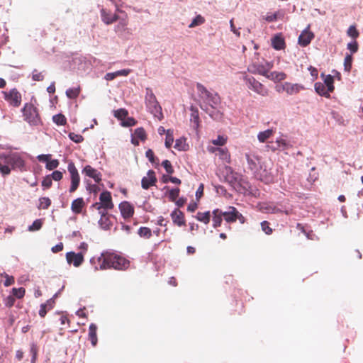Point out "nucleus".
I'll use <instances>...</instances> for the list:
<instances>
[{
	"label": "nucleus",
	"instance_id": "obj_1",
	"mask_svg": "<svg viewBox=\"0 0 363 363\" xmlns=\"http://www.w3.org/2000/svg\"><path fill=\"white\" fill-rule=\"evenodd\" d=\"M90 262L94 265L95 270H105L114 269L116 270H125L130 266V261L124 257L113 253L103 252L99 257L92 258Z\"/></svg>",
	"mask_w": 363,
	"mask_h": 363
},
{
	"label": "nucleus",
	"instance_id": "obj_2",
	"mask_svg": "<svg viewBox=\"0 0 363 363\" xmlns=\"http://www.w3.org/2000/svg\"><path fill=\"white\" fill-rule=\"evenodd\" d=\"M26 171V162L18 152H0V174L3 177L9 175L11 170Z\"/></svg>",
	"mask_w": 363,
	"mask_h": 363
},
{
	"label": "nucleus",
	"instance_id": "obj_3",
	"mask_svg": "<svg viewBox=\"0 0 363 363\" xmlns=\"http://www.w3.org/2000/svg\"><path fill=\"white\" fill-rule=\"evenodd\" d=\"M196 89L199 92V96L204 102L208 104L213 108H216L220 104V98L217 93L210 92L203 84L201 83L196 84Z\"/></svg>",
	"mask_w": 363,
	"mask_h": 363
},
{
	"label": "nucleus",
	"instance_id": "obj_4",
	"mask_svg": "<svg viewBox=\"0 0 363 363\" xmlns=\"http://www.w3.org/2000/svg\"><path fill=\"white\" fill-rule=\"evenodd\" d=\"M24 121L30 125L38 126L42 123L38 111L33 104L26 103L22 108Z\"/></svg>",
	"mask_w": 363,
	"mask_h": 363
},
{
	"label": "nucleus",
	"instance_id": "obj_5",
	"mask_svg": "<svg viewBox=\"0 0 363 363\" xmlns=\"http://www.w3.org/2000/svg\"><path fill=\"white\" fill-rule=\"evenodd\" d=\"M145 104L149 111L154 116H157L158 114H162V108L152 89L149 87L145 89Z\"/></svg>",
	"mask_w": 363,
	"mask_h": 363
},
{
	"label": "nucleus",
	"instance_id": "obj_6",
	"mask_svg": "<svg viewBox=\"0 0 363 363\" xmlns=\"http://www.w3.org/2000/svg\"><path fill=\"white\" fill-rule=\"evenodd\" d=\"M244 80L248 89L262 96H268L269 89L253 77L245 76Z\"/></svg>",
	"mask_w": 363,
	"mask_h": 363
},
{
	"label": "nucleus",
	"instance_id": "obj_7",
	"mask_svg": "<svg viewBox=\"0 0 363 363\" xmlns=\"http://www.w3.org/2000/svg\"><path fill=\"white\" fill-rule=\"evenodd\" d=\"M67 169L70 174L71 185L69 189V193H74L79 186L80 177L77 169L73 162L68 164Z\"/></svg>",
	"mask_w": 363,
	"mask_h": 363
},
{
	"label": "nucleus",
	"instance_id": "obj_8",
	"mask_svg": "<svg viewBox=\"0 0 363 363\" xmlns=\"http://www.w3.org/2000/svg\"><path fill=\"white\" fill-rule=\"evenodd\" d=\"M4 99L9 104L14 107H18L21 104V94L16 89H13L9 91H3Z\"/></svg>",
	"mask_w": 363,
	"mask_h": 363
},
{
	"label": "nucleus",
	"instance_id": "obj_9",
	"mask_svg": "<svg viewBox=\"0 0 363 363\" xmlns=\"http://www.w3.org/2000/svg\"><path fill=\"white\" fill-rule=\"evenodd\" d=\"M272 64L268 62H265L264 64L262 63H253L249 70L254 74H259L260 75L267 76V74L269 72V70L272 67Z\"/></svg>",
	"mask_w": 363,
	"mask_h": 363
},
{
	"label": "nucleus",
	"instance_id": "obj_10",
	"mask_svg": "<svg viewBox=\"0 0 363 363\" xmlns=\"http://www.w3.org/2000/svg\"><path fill=\"white\" fill-rule=\"evenodd\" d=\"M119 210L124 219L132 218L135 213L134 206L128 201H123L119 204Z\"/></svg>",
	"mask_w": 363,
	"mask_h": 363
},
{
	"label": "nucleus",
	"instance_id": "obj_11",
	"mask_svg": "<svg viewBox=\"0 0 363 363\" xmlns=\"http://www.w3.org/2000/svg\"><path fill=\"white\" fill-rule=\"evenodd\" d=\"M118 23L115 26L114 30L119 35L122 36L124 33H130L129 32V29L128 28V16L125 14L124 18H121L119 16V19L118 20Z\"/></svg>",
	"mask_w": 363,
	"mask_h": 363
},
{
	"label": "nucleus",
	"instance_id": "obj_12",
	"mask_svg": "<svg viewBox=\"0 0 363 363\" xmlns=\"http://www.w3.org/2000/svg\"><path fill=\"white\" fill-rule=\"evenodd\" d=\"M100 13L102 21L106 25L112 24L119 19V16L116 13H112L106 9H101Z\"/></svg>",
	"mask_w": 363,
	"mask_h": 363
},
{
	"label": "nucleus",
	"instance_id": "obj_13",
	"mask_svg": "<svg viewBox=\"0 0 363 363\" xmlns=\"http://www.w3.org/2000/svg\"><path fill=\"white\" fill-rule=\"evenodd\" d=\"M157 178L155 172L153 170H149L147 176L144 177L141 181L142 188L144 189H148L150 186L155 185Z\"/></svg>",
	"mask_w": 363,
	"mask_h": 363
},
{
	"label": "nucleus",
	"instance_id": "obj_14",
	"mask_svg": "<svg viewBox=\"0 0 363 363\" xmlns=\"http://www.w3.org/2000/svg\"><path fill=\"white\" fill-rule=\"evenodd\" d=\"M82 172L87 177L92 178L96 183L99 184L101 182V174L91 165H86Z\"/></svg>",
	"mask_w": 363,
	"mask_h": 363
},
{
	"label": "nucleus",
	"instance_id": "obj_15",
	"mask_svg": "<svg viewBox=\"0 0 363 363\" xmlns=\"http://www.w3.org/2000/svg\"><path fill=\"white\" fill-rule=\"evenodd\" d=\"M66 259L69 264H73L74 267H78L82 264L84 256L82 253L69 252L66 254Z\"/></svg>",
	"mask_w": 363,
	"mask_h": 363
},
{
	"label": "nucleus",
	"instance_id": "obj_16",
	"mask_svg": "<svg viewBox=\"0 0 363 363\" xmlns=\"http://www.w3.org/2000/svg\"><path fill=\"white\" fill-rule=\"evenodd\" d=\"M99 201L104 206V210H111L114 207L111 194L108 191H104L100 194Z\"/></svg>",
	"mask_w": 363,
	"mask_h": 363
},
{
	"label": "nucleus",
	"instance_id": "obj_17",
	"mask_svg": "<svg viewBox=\"0 0 363 363\" xmlns=\"http://www.w3.org/2000/svg\"><path fill=\"white\" fill-rule=\"evenodd\" d=\"M171 218L174 225L182 227L186 225L184 214L179 209L177 208L171 213Z\"/></svg>",
	"mask_w": 363,
	"mask_h": 363
},
{
	"label": "nucleus",
	"instance_id": "obj_18",
	"mask_svg": "<svg viewBox=\"0 0 363 363\" xmlns=\"http://www.w3.org/2000/svg\"><path fill=\"white\" fill-rule=\"evenodd\" d=\"M314 38V34L308 30H304L299 35L298 37V44L302 46V47H306L307 45H308L311 40L313 39Z\"/></svg>",
	"mask_w": 363,
	"mask_h": 363
},
{
	"label": "nucleus",
	"instance_id": "obj_19",
	"mask_svg": "<svg viewBox=\"0 0 363 363\" xmlns=\"http://www.w3.org/2000/svg\"><path fill=\"white\" fill-rule=\"evenodd\" d=\"M238 213V210L234 206H228L226 211H223V219L228 223L235 222V217Z\"/></svg>",
	"mask_w": 363,
	"mask_h": 363
},
{
	"label": "nucleus",
	"instance_id": "obj_20",
	"mask_svg": "<svg viewBox=\"0 0 363 363\" xmlns=\"http://www.w3.org/2000/svg\"><path fill=\"white\" fill-rule=\"evenodd\" d=\"M212 215L213 227L214 228L220 227L223 219V211L219 208L214 209L212 212Z\"/></svg>",
	"mask_w": 363,
	"mask_h": 363
},
{
	"label": "nucleus",
	"instance_id": "obj_21",
	"mask_svg": "<svg viewBox=\"0 0 363 363\" xmlns=\"http://www.w3.org/2000/svg\"><path fill=\"white\" fill-rule=\"evenodd\" d=\"M248 167L252 171H255L257 169L258 164L259 162V158L258 156L254 154H248L245 155Z\"/></svg>",
	"mask_w": 363,
	"mask_h": 363
},
{
	"label": "nucleus",
	"instance_id": "obj_22",
	"mask_svg": "<svg viewBox=\"0 0 363 363\" xmlns=\"http://www.w3.org/2000/svg\"><path fill=\"white\" fill-rule=\"evenodd\" d=\"M131 72L130 69H124L121 70H118L114 72H108L105 75V79L107 81L113 80L115 78L121 76H128Z\"/></svg>",
	"mask_w": 363,
	"mask_h": 363
},
{
	"label": "nucleus",
	"instance_id": "obj_23",
	"mask_svg": "<svg viewBox=\"0 0 363 363\" xmlns=\"http://www.w3.org/2000/svg\"><path fill=\"white\" fill-rule=\"evenodd\" d=\"M84 205L85 203L83 198H78L72 202L71 209L75 214H79L82 213Z\"/></svg>",
	"mask_w": 363,
	"mask_h": 363
},
{
	"label": "nucleus",
	"instance_id": "obj_24",
	"mask_svg": "<svg viewBox=\"0 0 363 363\" xmlns=\"http://www.w3.org/2000/svg\"><path fill=\"white\" fill-rule=\"evenodd\" d=\"M304 89V86L299 84H291L286 82V93L289 95H294Z\"/></svg>",
	"mask_w": 363,
	"mask_h": 363
},
{
	"label": "nucleus",
	"instance_id": "obj_25",
	"mask_svg": "<svg viewBox=\"0 0 363 363\" xmlns=\"http://www.w3.org/2000/svg\"><path fill=\"white\" fill-rule=\"evenodd\" d=\"M216 151V155L223 163L230 162V154L227 148L217 147Z\"/></svg>",
	"mask_w": 363,
	"mask_h": 363
},
{
	"label": "nucleus",
	"instance_id": "obj_26",
	"mask_svg": "<svg viewBox=\"0 0 363 363\" xmlns=\"http://www.w3.org/2000/svg\"><path fill=\"white\" fill-rule=\"evenodd\" d=\"M266 77L274 82H279L286 78V74L283 72L274 71L270 73L269 72Z\"/></svg>",
	"mask_w": 363,
	"mask_h": 363
},
{
	"label": "nucleus",
	"instance_id": "obj_27",
	"mask_svg": "<svg viewBox=\"0 0 363 363\" xmlns=\"http://www.w3.org/2000/svg\"><path fill=\"white\" fill-rule=\"evenodd\" d=\"M272 45L277 50H283L285 48L284 39L280 35H277L272 39Z\"/></svg>",
	"mask_w": 363,
	"mask_h": 363
},
{
	"label": "nucleus",
	"instance_id": "obj_28",
	"mask_svg": "<svg viewBox=\"0 0 363 363\" xmlns=\"http://www.w3.org/2000/svg\"><path fill=\"white\" fill-rule=\"evenodd\" d=\"M101 218L99 220V223L100 226L103 229H108L111 225V222L108 217L107 212L106 211H100Z\"/></svg>",
	"mask_w": 363,
	"mask_h": 363
},
{
	"label": "nucleus",
	"instance_id": "obj_29",
	"mask_svg": "<svg viewBox=\"0 0 363 363\" xmlns=\"http://www.w3.org/2000/svg\"><path fill=\"white\" fill-rule=\"evenodd\" d=\"M97 327L95 324L91 323L89 328V340L91 341V345L95 347L98 342L96 335Z\"/></svg>",
	"mask_w": 363,
	"mask_h": 363
},
{
	"label": "nucleus",
	"instance_id": "obj_30",
	"mask_svg": "<svg viewBox=\"0 0 363 363\" xmlns=\"http://www.w3.org/2000/svg\"><path fill=\"white\" fill-rule=\"evenodd\" d=\"M314 88L315 91L320 96H325L326 98L330 97V91L325 87V84L321 82H316L314 85Z\"/></svg>",
	"mask_w": 363,
	"mask_h": 363
},
{
	"label": "nucleus",
	"instance_id": "obj_31",
	"mask_svg": "<svg viewBox=\"0 0 363 363\" xmlns=\"http://www.w3.org/2000/svg\"><path fill=\"white\" fill-rule=\"evenodd\" d=\"M321 77L324 79V84L328 91L331 93L334 91V79L333 77L330 74L325 75L324 74H321Z\"/></svg>",
	"mask_w": 363,
	"mask_h": 363
},
{
	"label": "nucleus",
	"instance_id": "obj_32",
	"mask_svg": "<svg viewBox=\"0 0 363 363\" xmlns=\"http://www.w3.org/2000/svg\"><path fill=\"white\" fill-rule=\"evenodd\" d=\"M196 219L204 224H208L210 222L211 214L209 211L198 212L195 216Z\"/></svg>",
	"mask_w": 363,
	"mask_h": 363
},
{
	"label": "nucleus",
	"instance_id": "obj_33",
	"mask_svg": "<svg viewBox=\"0 0 363 363\" xmlns=\"http://www.w3.org/2000/svg\"><path fill=\"white\" fill-rule=\"evenodd\" d=\"M273 134V130L267 129L264 131L259 132L257 135V138L260 143L266 142Z\"/></svg>",
	"mask_w": 363,
	"mask_h": 363
},
{
	"label": "nucleus",
	"instance_id": "obj_34",
	"mask_svg": "<svg viewBox=\"0 0 363 363\" xmlns=\"http://www.w3.org/2000/svg\"><path fill=\"white\" fill-rule=\"evenodd\" d=\"M80 91V86L76 88H69L66 91V95L69 99H74L79 96Z\"/></svg>",
	"mask_w": 363,
	"mask_h": 363
},
{
	"label": "nucleus",
	"instance_id": "obj_35",
	"mask_svg": "<svg viewBox=\"0 0 363 363\" xmlns=\"http://www.w3.org/2000/svg\"><path fill=\"white\" fill-rule=\"evenodd\" d=\"M138 234L140 237L145 239L150 238L152 235L151 229L147 227H140L138 229Z\"/></svg>",
	"mask_w": 363,
	"mask_h": 363
},
{
	"label": "nucleus",
	"instance_id": "obj_36",
	"mask_svg": "<svg viewBox=\"0 0 363 363\" xmlns=\"http://www.w3.org/2000/svg\"><path fill=\"white\" fill-rule=\"evenodd\" d=\"M51 200L48 197H41L39 199L38 209H48L51 205Z\"/></svg>",
	"mask_w": 363,
	"mask_h": 363
},
{
	"label": "nucleus",
	"instance_id": "obj_37",
	"mask_svg": "<svg viewBox=\"0 0 363 363\" xmlns=\"http://www.w3.org/2000/svg\"><path fill=\"white\" fill-rule=\"evenodd\" d=\"M191 123H193L194 127L195 128H198L199 125V111L197 110L191 108V118H190Z\"/></svg>",
	"mask_w": 363,
	"mask_h": 363
},
{
	"label": "nucleus",
	"instance_id": "obj_38",
	"mask_svg": "<svg viewBox=\"0 0 363 363\" xmlns=\"http://www.w3.org/2000/svg\"><path fill=\"white\" fill-rule=\"evenodd\" d=\"M133 135L141 141H145L147 139L146 132L142 127L136 128L134 131Z\"/></svg>",
	"mask_w": 363,
	"mask_h": 363
},
{
	"label": "nucleus",
	"instance_id": "obj_39",
	"mask_svg": "<svg viewBox=\"0 0 363 363\" xmlns=\"http://www.w3.org/2000/svg\"><path fill=\"white\" fill-rule=\"evenodd\" d=\"M52 121L57 125H65L67 123V118L62 113H59V114H56V115L53 116Z\"/></svg>",
	"mask_w": 363,
	"mask_h": 363
},
{
	"label": "nucleus",
	"instance_id": "obj_40",
	"mask_svg": "<svg viewBox=\"0 0 363 363\" xmlns=\"http://www.w3.org/2000/svg\"><path fill=\"white\" fill-rule=\"evenodd\" d=\"M174 142L173 130L171 129L167 130L166 138H165V146L167 148H170Z\"/></svg>",
	"mask_w": 363,
	"mask_h": 363
},
{
	"label": "nucleus",
	"instance_id": "obj_41",
	"mask_svg": "<svg viewBox=\"0 0 363 363\" xmlns=\"http://www.w3.org/2000/svg\"><path fill=\"white\" fill-rule=\"evenodd\" d=\"M188 145L186 144L185 139L179 138L176 140L174 148L178 150L185 151L187 150Z\"/></svg>",
	"mask_w": 363,
	"mask_h": 363
},
{
	"label": "nucleus",
	"instance_id": "obj_42",
	"mask_svg": "<svg viewBox=\"0 0 363 363\" xmlns=\"http://www.w3.org/2000/svg\"><path fill=\"white\" fill-rule=\"evenodd\" d=\"M128 112L125 108H119L114 111V116L122 121L128 116Z\"/></svg>",
	"mask_w": 363,
	"mask_h": 363
},
{
	"label": "nucleus",
	"instance_id": "obj_43",
	"mask_svg": "<svg viewBox=\"0 0 363 363\" xmlns=\"http://www.w3.org/2000/svg\"><path fill=\"white\" fill-rule=\"evenodd\" d=\"M26 293V290L23 287L13 288L11 291V295L17 298H22Z\"/></svg>",
	"mask_w": 363,
	"mask_h": 363
},
{
	"label": "nucleus",
	"instance_id": "obj_44",
	"mask_svg": "<svg viewBox=\"0 0 363 363\" xmlns=\"http://www.w3.org/2000/svg\"><path fill=\"white\" fill-rule=\"evenodd\" d=\"M353 58L352 55H347L344 60V69L345 71L350 72L352 69Z\"/></svg>",
	"mask_w": 363,
	"mask_h": 363
},
{
	"label": "nucleus",
	"instance_id": "obj_45",
	"mask_svg": "<svg viewBox=\"0 0 363 363\" xmlns=\"http://www.w3.org/2000/svg\"><path fill=\"white\" fill-rule=\"evenodd\" d=\"M205 22V19L203 16L201 15H197L191 21L190 25L189 26V28H194L196 26H198L199 25L203 24Z\"/></svg>",
	"mask_w": 363,
	"mask_h": 363
},
{
	"label": "nucleus",
	"instance_id": "obj_46",
	"mask_svg": "<svg viewBox=\"0 0 363 363\" xmlns=\"http://www.w3.org/2000/svg\"><path fill=\"white\" fill-rule=\"evenodd\" d=\"M276 144L279 146V150H286L289 149L291 145H289L285 140L282 138L277 139L276 141Z\"/></svg>",
	"mask_w": 363,
	"mask_h": 363
},
{
	"label": "nucleus",
	"instance_id": "obj_47",
	"mask_svg": "<svg viewBox=\"0 0 363 363\" xmlns=\"http://www.w3.org/2000/svg\"><path fill=\"white\" fill-rule=\"evenodd\" d=\"M43 225V221L41 219H37L34 220L33 224L28 227L29 231H36L39 230Z\"/></svg>",
	"mask_w": 363,
	"mask_h": 363
},
{
	"label": "nucleus",
	"instance_id": "obj_48",
	"mask_svg": "<svg viewBox=\"0 0 363 363\" xmlns=\"http://www.w3.org/2000/svg\"><path fill=\"white\" fill-rule=\"evenodd\" d=\"M347 35L352 38L353 39H356L359 37V33L357 30L355 26H350L347 31Z\"/></svg>",
	"mask_w": 363,
	"mask_h": 363
},
{
	"label": "nucleus",
	"instance_id": "obj_49",
	"mask_svg": "<svg viewBox=\"0 0 363 363\" xmlns=\"http://www.w3.org/2000/svg\"><path fill=\"white\" fill-rule=\"evenodd\" d=\"M136 124L137 121L133 117H127L121 123V125L124 127H131Z\"/></svg>",
	"mask_w": 363,
	"mask_h": 363
},
{
	"label": "nucleus",
	"instance_id": "obj_50",
	"mask_svg": "<svg viewBox=\"0 0 363 363\" xmlns=\"http://www.w3.org/2000/svg\"><path fill=\"white\" fill-rule=\"evenodd\" d=\"M179 191L180 190L179 188H174L169 190L168 195L169 200L171 201H176L177 199L179 196Z\"/></svg>",
	"mask_w": 363,
	"mask_h": 363
},
{
	"label": "nucleus",
	"instance_id": "obj_51",
	"mask_svg": "<svg viewBox=\"0 0 363 363\" xmlns=\"http://www.w3.org/2000/svg\"><path fill=\"white\" fill-rule=\"evenodd\" d=\"M69 138L71 140L76 143H80L84 141V137L82 135L76 134L74 133H70L69 134Z\"/></svg>",
	"mask_w": 363,
	"mask_h": 363
},
{
	"label": "nucleus",
	"instance_id": "obj_52",
	"mask_svg": "<svg viewBox=\"0 0 363 363\" xmlns=\"http://www.w3.org/2000/svg\"><path fill=\"white\" fill-rule=\"evenodd\" d=\"M60 164L58 160H50L46 164V169L48 170H53L56 169Z\"/></svg>",
	"mask_w": 363,
	"mask_h": 363
},
{
	"label": "nucleus",
	"instance_id": "obj_53",
	"mask_svg": "<svg viewBox=\"0 0 363 363\" xmlns=\"http://www.w3.org/2000/svg\"><path fill=\"white\" fill-rule=\"evenodd\" d=\"M262 230L267 234L271 235L273 232L272 228L269 226V223L267 220L261 223Z\"/></svg>",
	"mask_w": 363,
	"mask_h": 363
},
{
	"label": "nucleus",
	"instance_id": "obj_54",
	"mask_svg": "<svg viewBox=\"0 0 363 363\" xmlns=\"http://www.w3.org/2000/svg\"><path fill=\"white\" fill-rule=\"evenodd\" d=\"M162 165L163 166V167L165 169L166 172L168 174H171L174 172L173 167H172L170 161H169L168 160H164L162 163Z\"/></svg>",
	"mask_w": 363,
	"mask_h": 363
},
{
	"label": "nucleus",
	"instance_id": "obj_55",
	"mask_svg": "<svg viewBox=\"0 0 363 363\" xmlns=\"http://www.w3.org/2000/svg\"><path fill=\"white\" fill-rule=\"evenodd\" d=\"M226 142H227V138L223 136H221V135H218L217 139L212 140V143L213 145H218V146L224 145L226 143Z\"/></svg>",
	"mask_w": 363,
	"mask_h": 363
},
{
	"label": "nucleus",
	"instance_id": "obj_56",
	"mask_svg": "<svg viewBox=\"0 0 363 363\" xmlns=\"http://www.w3.org/2000/svg\"><path fill=\"white\" fill-rule=\"evenodd\" d=\"M146 157L149 160L151 163H155L158 159L155 157L153 151L151 149H149L145 152Z\"/></svg>",
	"mask_w": 363,
	"mask_h": 363
},
{
	"label": "nucleus",
	"instance_id": "obj_57",
	"mask_svg": "<svg viewBox=\"0 0 363 363\" xmlns=\"http://www.w3.org/2000/svg\"><path fill=\"white\" fill-rule=\"evenodd\" d=\"M52 178L50 177V175H48L46 176L43 182H42V186L45 188V189H49L52 184Z\"/></svg>",
	"mask_w": 363,
	"mask_h": 363
},
{
	"label": "nucleus",
	"instance_id": "obj_58",
	"mask_svg": "<svg viewBox=\"0 0 363 363\" xmlns=\"http://www.w3.org/2000/svg\"><path fill=\"white\" fill-rule=\"evenodd\" d=\"M15 301L16 298L12 295H10L4 299V304L6 306L11 308L14 305Z\"/></svg>",
	"mask_w": 363,
	"mask_h": 363
},
{
	"label": "nucleus",
	"instance_id": "obj_59",
	"mask_svg": "<svg viewBox=\"0 0 363 363\" xmlns=\"http://www.w3.org/2000/svg\"><path fill=\"white\" fill-rule=\"evenodd\" d=\"M50 176L55 181H60L63 177V174L60 171L55 170Z\"/></svg>",
	"mask_w": 363,
	"mask_h": 363
},
{
	"label": "nucleus",
	"instance_id": "obj_60",
	"mask_svg": "<svg viewBox=\"0 0 363 363\" xmlns=\"http://www.w3.org/2000/svg\"><path fill=\"white\" fill-rule=\"evenodd\" d=\"M32 79L34 81H43L44 79V76L41 72H38V70L34 69L32 74Z\"/></svg>",
	"mask_w": 363,
	"mask_h": 363
},
{
	"label": "nucleus",
	"instance_id": "obj_61",
	"mask_svg": "<svg viewBox=\"0 0 363 363\" xmlns=\"http://www.w3.org/2000/svg\"><path fill=\"white\" fill-rule=\"evenodd\" d=\"M4 277L6 278L4 283L5 286H9L14 284L15 279H14L13 277L9 276L7 274H5Z\"/></svg>",
	"mask_w": 363,
	"mask_h": 363
},
{
	"label": "nucleus",
	"instance_id": "obj_62",
	"mask_svg": "<svg viewBox=\"0 0 363 363\" xmlns=\"http://www.w3.org/2000/svg\"><path fill=\"white\" fill-rule=\"evenodd\" d=\"M347 49L350 50L352 53H355L358 50V43L357 41H354L353 43H350L347 44Z\"/></svg>",
	"mask_w": 363,
	"mask_h": 363
},
{
	"label": "nucleus",
	"instance_id": "obj_63",
	"mask_svg": "<svg viewBox=\"0 0 363 363\" xmlns=\"http://www.w3.org/2000/svg\"><path fill=\"white\" fill-rule=\"evenodd\" d=\"M286 88V82H284L283 84H278L275 86V90L278 93L285 92Z\"/></svg>",
	"mask_w": 363,
	"mask_h": 363
},
{
	"label": "nucleus",
	"instance_id": "obj_64",
	"mask_svg": "<svg viewBox=\"0 0 363 363\" xmlns=\"http://www.w3.org/2000/svg\"><path fill=\"white\" fill-rule=\"evenodd\" d=\"M37 158L40 162H46L47 164L51 158V155H40Z\"/></svg>",
	"mask_w": 363,
	"mask_h": 363
}]
</instances>
